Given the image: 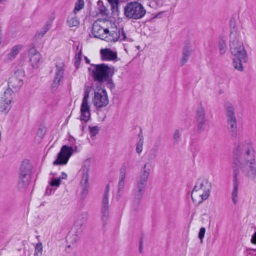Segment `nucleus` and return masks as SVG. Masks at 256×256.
I'll list each match as a JSON object with an SVG mask.
<instances>
[{"label": "nucleus", "mask_w": 256, "mask_h": 256, "mask_svg": "<svg viewBox=\"0 0 256 256\" xmlns=\"http://www.w3.org/2000/svg\"><path fill=\"white\" fill-rule=\"evenodd\" d=\"M162 0H154L150 2L149 6L152 8H156L158 6H162Z\"/></svg>", "instance_id": "obj_36"}, {"label": "nucleus", "mask_w": 256, "mask_h": 256, "mask_svg": "<svg viewBox=\"0 0 256 256\" xmlns=\"http://www.w3.org/2000/svg\"><path fill=\"white\" fill-rule=\"evenodd\" d=\"M103 38V40L106 42H115L119 40L121 41L126 40V36L123 29L120 30V29L116 28L110 32L108 30V34H106Z\"/></svg>", "instance_id": "obj_16"}, {"label": "nucleus", "mask_w": 256, "mask_h": 256, "mask_svg": "<svg viewBox=\"0 0 256 256\" xmlns=\"http://www.w3.org/2000/svg\"><path fill=\"white\" fill-rule=\"evenodd\" d=\"M92 66H94L92 73L94 82L102 83L106 82L108 78L112 77L114 74V68L110 67L104 64H92Z\"/></svg>", "instance_id": "obj_4"}, {"label": "nucleus", "mask_w": 256, "mask_h": 256, "mask_svg": "<svg viewBox=\"0 0 256 256\" xmlns=\"http://www.w3.org/2000/svg\"><path fill=\"white\" fill-rule=\"evenodd\" d=\"M10 102H4L1 100L0 104V112L6 114L11 108Z\"/></svg>", "instance_id": "obj_32"}, {"label": "nucleus", "mask_w": 256, "mask_h": 256, "mask_svg": "<svg viewBox=\"0 0 256 256\" xmlns=\"http://www.w3.org/2000/svg\"><path fill=\"white\" fill-rule=\"evenodd\" d=\"M230 46L232 55L240 60L246 62L248 55L242 42L240 41V34L236 26L234 20L232 18L230 21Z\"/></svg>", "instance_id": "obj_2"}, {"label": "nucleus", "mask_w": 256, "mask_h": 256, "mask_svg": "<svg viewBox=\"0 0 256 256\" xmlns=\"http://www.w3.org/2000/svg\"><path fill=\"white\" fill-rule=\"evenodd\" d=\"M43 129L42 128H39L38 132V134H40V136H42L43 134H42V131Z\"/></svg>", "instance_id": "obj_54"}, {"label": "nucleus", "mask_w": 256, "mask_h": 256, "mask_svg": "<svg viewBox=\"0 0 256 256\" xmlns=\"http://www.w3.org/2000/svg\"><path fill=\"white\" fill-rule=\"evenodd\" d=\"M110 5L112 13L114 16H118L120 14V9L122 2L118 0H108Z\"/></svg>", "instance_id": "obj_25"}, {"label": "nucleus", "mask_w": 256, "mask_h": 256, "mask_svg": "<svg viewBox=\"0 0 256 256\" xmlns=\"http://www.w3.org/2000/svg\"><path fill=\"white\" fill-rule=\"evenodd\" d=\"M84 126H82V130H84Z\"/></svg>", "instance_id": "obj_61"}, {"label": "nucleus", "mask_w": 256, "mask_h": 256, "mask_svg": "<svg viewBox=\"0 0 256 256\" xmlns=\"http://www.w3.org/2000/svg\"><path fill=\"white\" fill-rule=\"evenodd\" d=\"M32 166L29 160H26L22 162L21 164L19 179L18 184V188L23 190L28 184L30 179Z\"/></svg>", "instance_id": "obj_6"}, {"label": "nucleus", "mask_w": 256, "mask_h": 256, "mask_svg": "<svg viewBox=\"0 0 256 256\" xmlns=\"http://www.w3.org/2000/svg\"><path fill=\"white\" fill-rule=\"evenodd\" d=\"M250 250L251 252H248V256H253V252H256V249H252Z\"/></svg>", "instance_id": "obj_52"}, {"label": "nucleus", "mask_w": 256, "mask_h": 256, "mask_svg": "<svg viewBox=\"0 0 256 256\" xmlns=\"http://www.w3.org/2000/svg\"><path fill=\"white\" fill-rule=\"evenodd\" d=\"M66 178H67V174L65 172H62V174L60 178L62 179H66Z\"/></svg>", "instance_id": "obj_51"}, {"label": "nucleus", "mask_w": 256, "mask_h": 256, "mask_svg": "<svg viewBox=\"0 0 256 256\" xmlns=\"http://www.w3.org/2000/svg\"><path fill=\"white\" fill-rule=\"evenodd\" d=\"M180 134L178 130H176L174 132V140L175 144H177L180 140Z\"/></svg>", "instance_id": "obj_44"}, {"label": "nucleus", "mask_w": 256, "mask_h": 256, "mask_svg": "<svg viewBox=\"0 0 256 256\" xmlns=\"http://www.w3.org/2000/svg\"><path fill=\"white\" fill-rule=\"evenodd\" d=\"M197 130L198 133L203 132L206 128V122H196Z\"/></svg>", "instance_id": "obj_35"}, {"label": "nucleus", "mask_w": 256, "mask_h": 256, "mask_svg": "<svg viewBox=\"0 0 256 256\" xmlns=\"http://www.w3.org/2000/svg\"><path fill=\"white\" fill-rule=\"evenodd\" d=\"M151 167L150 162H146L142 167L136 182L135 192L144 194Z\"/></svg>", "instance_id": "obj_7"}, {"label": "nucleus", "mask_w": 256, "mask_h": 256, "mask_svg": "<svg viewBox=\"0 0 256 256\" xmlns=\"http://www.w3.org/2000/svg\"><path fill=\"white\" fill-rule=\"evenodd\" d=\"M142 242L140 241V246H139V250H140V252H142Z\"/></svg>", "instance_id": "obj_53"}, {"label": "nucleus", "mask_w": 256, "mask_h": 256, "mask_svg": "<svg viewBox=\"0 0 256 256\" xmlns=\"http://www.w3.org/2000/svg\"><path fill=\"white\" fill-rule=\"evenodd\" d=\"M92 101L94 104L98 108L106 106L109 102L106 90L102 89L95 91Z\"/></svg>", "instance_id": "obj_14"}, {"label": "nucleus", "mask_w": 256, "mask_h": 256, "mask_svg": "<svg viewBox=\"0 0 256 256\" xmlns=\"http://www.w3.org/2000/svg\"><path fill=\"white\" fill-rule=\"evenodd\" d=\"M24 75V71L22 70H18L16 71L14 75L9 79L8 88H13L16 92L18 91L23 85Z\"/></svg>", "instance_id": "obj_12"}, {"label": "nucleus", "mask_w": 256, "mask_h": 256, "mask_svg": "<svg viewBox=\"0 0 256 256\" xmlns=\"http://www.w3.org/2000/svg\"><path fill=\"white\" fill-rule=\"evenodd\" d=\"M81 56H82V49L80 48V50L76 52V56H75V64L77 67L80 64V62Z\"/></svg>", "instance_id": "obj_39"}, {"label": "nucleus", "mask_w": 256, "mask_h": 256, "mask_svg": "<svg viewBox=\"0 0 256 256\" xmlns=\"http://www.w3.org/2000/svg\"><path fill=\"white\" fill-rule=\"evenodd\" d=\"M226 122L237 120L235 110L230 102H226L224 106Z\"/></svg>", "instance_id": "obj_20"}, {"label": "nucleus", "mask_w": 256, "mask_h": 256, "mask_svg": "<svg viewBox=\"0 0 256 256\" xmlns=\"http://www.w3.org/2000/svg\"><path fill=\"white\" fill-rule=\"evenodd\" d=\"M109 191L110 184H108L106 186L103 194L101 208V220L103 226H106L108 221L110 215Z\"/></svg>", "instance_id": "obj_9"}, {"label": "nucleus", "mask_w": 256, "mask_h": 256, "mask_svg": "<svg viewBox=\"0 0 256 256\" xmlns=\"http://www.w3.org/2000/svg\"><path fill=\"white\" fill-rule=\"evenodd\" d=\"M120 195H118V196L117 197V200H118V199L120 198Z\"/></svg>", "instance_id": "obj_60"}, {"label": "nucleus", "mask_w": 256, "mask_h": 256, "mask_svg": "<svg viewBox=\"0 0 256 256\" xmlns=\"http://www.w3.org/2000/svg\"><path fill=\"white\" fill-rule=\"evenodd\" d=\"M90 90L86 88L84 92V96L82 98L80 106V120L86 122L90 118V106L88 104Z\"/></svg>", "instance_id": "obj_11"}, {"label": "nucleus", "mask_w": 256, "mask_h": 256, "mask_svg": "<svg viewBox=\"0 0 256 256\" xmlns=\"http://www.w3.org/2000/svg\"><path fill=\"white\" fill-rule=\"evenodd\" d=\"M52 193V190L51 188L48 187L46 190V194L47 195H50Z\"/></svg>", "instance_id": "obj_50"}, {"label": "nucleus", "mask_w": 256, "mask_h": 256, "mask_svg": "<svg viewBox=\"0 0 256 256\" xmlns=\"http://www.w3.org/2000/svg\"><path fill=\"white\" fill-rule=\"evenodd\" d=\"M206 232V229L202 227L200 228L199 233H198V238L202 241V240L204 236V234Z\"/></svg>", "instance_id": "obj_45"}, {"label": "nucleus", "mask_w": 256, "mask_h": 256, "mask_svg": "<svg viewBox=\"0 0 256 256\" xmlns=\"http://www.w3.org/2000/svg\"><path fill=\"white\" fill-rule=\"evenodd\" d=\"M251 242L252 244H256V232L252 236V237L251 238Z\"/></svg>", "instance_id": "obj_49"}, {"label": "nucleus", "mask_w": 256, "mask_h": 256, "mask_svg": "<svg viewBox=\"0 0 256 256\" xmlns=\"http://www.w3.org/2000/svg\"><path fill=\"white\" fill-rule=\"evenodd\" d=\"M226 128L231 138L234 139L238 135V121L226 122Z\"/></svg>", "instance_id": "obj_21"}, {"label": "nucleus", "mask_w": 256, "mask_h": 256, "mask_svg": "<svg viewBox=\"0 0 256 256\" xmlns=\"http://www.w3.org/2000/svg\"><path fill=\"white\" fill-rule=\"evenodd\" d=\"M100 24H112L106 20H98L94 22L92 28V34L94 37L103 40L104 36L108 32V28H104Z\"/></svg>", "instance_id": "obj_13"}, {"label": "nucleus", "mask_w": 256, "mask_h": 256, "mask_svg": "<svg viewBox=\"0 0 256 256\" xmlns=\"http://www.w3.org/2000/svg\"><path fill=\"white\" fill-rule=\"evenodd\" d=\"M196 122H206L205 111L204 108L202 106L196 110Z\"/></svg>", "instance_id": "obj_29"}, {"label": "nucleus", "mask_w": 256, "mask_h": 256, "mask_svg": "<svg viewBox=\"0 0 256 256\" xmlns=\"http://www.w3.org/2000/svg\"><path fill=\"white\" fill-rule=\"evenodd\" d=\"M218 47L220 54V55H224L226 50V46L224 40L222 38H220L218 40Z\"/></svg>", "instance_id": "obj_31"}, {"label": "nucleus", "mask_w": 256, "mask_h": 256, "mask_svg": "<svg viewBox=\"0 0 256 256\" xmlns=\"http://www.w3.org/2000/svg\"><path fill=\"white\" fill-rule=\"evenodd\" d=\"M156 152H150L148 155V158L150 160L154 159L156 158Z\"/></svg>", "instance_id": "obj_48"}, {"label": "nucleus", "mask_w": 256, "mask_h": 256, "mask_svg": "<svg viewBox=\"0 0 256 256\" xmlns=\"http://www.w3.org/2000/svg\"><path fill=\"white\" fill-rule=\"evenodd\" d=\"M100 13L102 14L108 15V10L104 6H102L100 8Z\"/></svg>", "instance_id": "obj_47"}, {"label": "nucleus", "mask_w": 256, "mask_h": 256, "mask_svg": "<svg viewBox=\"0 0 256 256\" xmlns=\"http://www.w3.org/2000/svg\"><path fill=\"white\" fill-rule=\"evenodd\" d=\"M29 58L31 65L34 68H37L40 64L42 56L34 48H32L29 50Z\"/></svg>", "instance_id": "obj_17"}, {"label": "nucleus", "mask_w": 256, "mask_h": 256, "mask_svg": "<svg viewBox=\"0 0 256 256\" xmlns=\"http://www.w3.org/2000/svg\"><path fill=\"white\" fill-rule=\"evenodd\" d=\"M126 166L125 164H123L120 171V178H125L126 174Z\"/></svg>", "instance_id": "obj_40"}, {"label": "nucleus", "mask_w": 256, "mask_h": 256, "mask_svg": "<svg viewBox=\"0 0 256 256\" xmlns=\"http://www.w3.org/2000/svg\"><path fill=\"white\" fill-rule=\"evenodd\" d=\"M76 50H77V51H78L77 52H78L80 50V49L79 48V45H78L77 46Z\"/></svg>", "instance_id": "obj_57"}, {"label": "nucleus", "mask_w": 256, "mask_h": 256, "mask_svg": "<svg viewBox=\"0 0 256 256\" xmlns=\"http://www.w3.org/2000/svg\"><path fill=\"white\" fill-rule=\"evenodd\" d=\"M125 182V178H120L118 184V193L122 190Z\"/></svg>", "instance_id": "obj_41"}, {"label": "nucleus", "mask_w": 256, "mask_h": 256, "mask_svg": "<svg viewBox=\"0 0 256 256\" xmlns=\"http://www.w3.org/2000/svg\"><path fill=\"white\" fill-rule=\"evenodd\" d=\"M84 4V0H78L75 4L74 8L72 12L76 13L77 11L83 8Z\"/></svg>", "instance_id": "obj_34"}, {"label": "nucleus", "mask_w": 256, "mask_h": 256, "mask_svg": "<svg viewBox=\"0 0 256 256\" xmlns=\"http://www.w3.org/2000/svg\"><path fill=\"white\" fill-rule=\"evenodd\" d=\"M124 16L129 18L138 20L144 17L146 10L138 2H128L123 6Z\"/></svg>", "instance_id": "obj_5"}, {"label": "nucleus", "mask_w": 256, "mask_h": 256, "mask_svg": "<svg viewBox=\"0 0 256 256\" xmlns=\"http://www.w3.org/2000/svg\"><path fill=\"white\" fill-rule=\"evenodd\" d=\"M192 52V45L190 43H186L182 49V56L180 62V66H184L188 61Z\"/></svg>", "instance_id": "obj_19"}, {"label": "nucleus", "mask_w": 256, "mask_h": 256, "mask_svg": "<svg viewBox=\"0 0 256 256\" xmlns=\"http://www.w3.org/2000/svg\"><path fill=\"white\" fill-rule=\"evenodd\" d=\"M14 95L13 90L11 88H8L4 93L1 100L4 102H12L13 96Z\"/></svg>", "instance_id": "obj_28"}, {"label": "nucleus", "mask_w": 256, "mask_h": 256, "mask_svg": "<svg viewBox=\"0 0 256 256\" xmlns=\"http://www.w3.org/2000/svg\"><path fill=\"white\" fill-rule=\"evenodd\" d=\"M211 187V184L207 179L199 178L196 182L191 194L193 202L196 204H200L206 200L210 196Z\"/></svg>", "instance_id": "obj_3"}, {"label": "nucleus", "mask_w": 256, "mask_h": 256, "mask_svg": "<svg viewBox=\"0 0 256 256\" xmlns=\"http://www.w3.org/2000/svg\"><path fill=\"white\" fill-rule=\"evenodd\" d=\"M74 256H78V255L75 254V255H74Z\"/></svg>", "instance_id": "obj_62"}, {"label": "nucleus", "mask_w": 256, "mask_h": 256, "mask_svg": "<svg viewBox=\"0 0 256 256\" xmlns=\"http://www.w3.org/2000/svg\"><path fill=\"white\" fill-rule=\"evenodd\" d=\"M6 0H0V2H6Z\"/></svg>", "instance_id": "obj_58"}, {"label": "nucleus", "mask_w": 256, "mask_h": 256, "mask_svg": "<svg viewBox=\"0 0 256 256\" xmlns=\"http://www.w3.org/2000/svg\"><path fill=\"white\" fill-rule=\"evenodd\" d=\"M144 142V138L142 136V138L140 139L136 146V151L138 154H140L142 150Z\"/></svg>", "instance_id": "obj_37"}, {"label": "nucleus", "mask_w": 256, "mask_h": 256, "mask_svg": "<svg viewBox=\"0 0 256 256\" xmlns=\"http://www.w3.org/2000/svg\"><path fill=\"white\" fill-rule=\"evenodd\" d=\"M234 156L232 166L233 190L232 200L234 204L237 202L238 188L240 184V169L246 176L254 178L256 176L254 150L252 142L242 136H238L234 146Z\"/></svg>", "instance_id": "obj_1"}, {"label": "nucleus", "mask_w": 256, "mask_h": 256, "mask_svg": "<svg viewBox=\"0 0 256 256\" xmlns=\"http://www.w3.org/2000/svg\"><path fill=\"white\" fill-rule=\"evenodd\" d=\"M60 178H54L51 181L50 184L52 186H60Z\"/></svg>", "instance_id": "obj_43"}, {"label": "nucleus", "mask_w": 256, "mask_h": 256, "mask_svg": "<svg viewBox=\"0 0 256 256\" xmlns=\"http://www.w3.org/2000/svg\"><path fill=\"white\" fill-rule=\"evenodd\" d=\"M50 24H45L39 31H38L34 37V39L37 41L41 39L46 33L50 30Z\"/></svg>", "instance_id": "obj_27"}, {"label": "nucleus", "mask_w": 256, "mask_h": 256, "mask_svg": "<svg viewBox=\"0 0 256 256\" xmlns=\"http://www.w3.org/2000/svg\"><path fill=\"white\" fill-rule=\"evenodd\" d=\"M22 46L20 45H17L14 46L8 54L9 58L10 60L14 59L18 54Z\"/></svg>", "instance_id": "obj_30"}, {"label": "nucleus", "mask_w": 256, "mask_h": 256, "mask_svg": "<svg viewBox=\"0 0 256 256\" xmlns=\"http://www.w3.org/2000/svg\"><path fill=\"white\" fill-rule=\"evenodd\" d=\"M242 62H244L240 60L238 58H237V59H234L233 66L234 68L239 71H242L244 68L243 66L242 65Z\"/></svg>", "instance_id": "obj_33"}, {"label": "nucleus", "mask_w": 256, "mask_h": 256, "mask_svg": "<svg viewBox=\"0 0 256 256\" xmlns=\"http://www.w3.org/2000/svg\"><path fill=\"white\" fill-rule=\"evenodd\" d=\"M42 246L41 242L38 243L35 247V253L38 255V253L42 254Z\"/></svg>", "instance_id": "obj_42"}, {"label": "nucleus", "mask_w": 256, "mask_h": 256, "mask_svg": "<svg viewBox=\"0 0 256 256\" xmlns=\"http://www.w3.org/2000/svg\"><path fill=\"white\" fill-rule=\"evenodd\" d=\"M112 77H110L108 78V80H106V82H107V86L108 88H114V84L111 78Z\"/></svg>", "instance_id": "obj_46"}, {"label": "nucleus", "mask_w": 256, "mask_h": 256, "mask_svg": "<svg viewBox=\"0 0 256 256\" xmlns=\"http://www.w3.org/2000/svg\"><path fill=\"white\" fill-rule=\"evenodd\" d=\"M100 54L104 60H114L116 58V54L110 49L101 50Z\"/></svg>", "instance_id": "obj_23"}, {"label": "nucleus", "mask_w": 256, "mask_h": 256, "mask_svg": "<svg viewBox=\"0 0 256 256\" xmlns=\"http://www.w3.org/2000/svg\"><path fill=\"white\" fill-rule=\"evenodd\" d=\"M90 168V160H87L84 162V165L80 170L82 174V180L80 182L82 190L80 193V196L82 199L86 197L89 190L90 185L88 181Z\"/></svg>", "instance_id": "obj_8"}, {"label": "nucleus", "mask_w": 256, "mask_h": 256, "mask_svg": "<svg viewBox=\"0 0 256 256\" xmlns=\"http://www.w3.org/2000/svg\"><path fill=\"white\" fill-rule=\"evenodd\" d=\"M88 218V214L87 212H82L78 216L76 220L74 228H82V227L86 224Z\"/></svg>", "instance_id": "obj_24"}, {"label": "nucleus", "mask_w": 256, "mask_h": 256, "mask_svg": "<svg viewBox=\"0 0 256 256\" xmlns=\"http://www.w3.org/2000/svg\"><path fill=\"white\" fill-rule=\"evenodd\" d=\"M66 24L70 28H77L80 24V21L76 16V13L72 12L67 18L66 21Z\"/></svg>", "instance_id": "obj_22"}, {"label": "nucleus", "mask_w": 256, "mask_h": 256, "mask_svg": "<svg viewBox=\"0 0 256 256\" xmlns=\"http://www.w3.org/2000/svg\"><path fill=\"white\" fill-rule=\"evenodd\" d=\"M2 2H0V4H2Z\"/></svg>", "instance_id": "obj_63"}, {"label": "nucleus", "mask_w": 256, "mask_h": 256, "mask_svg": "<svg viewBox=\"0 0 256 256\" xmlns=\"http://www.w3.org/2000/svg\"><path fill=\"white\" fill-rule=\"evenodd\" d=\"M90 134L91 137L96 136L97 134L99 131V128L98 126H90Z\"/></svg>", "instance_id": "obj_38"}, {"label": "nucleus", "mask_w": 256, "mask_h": 256, "mask_svg": "<svg viewBox=\"0 0 256 256\" xmlns=\"http://www.w3.org/2000/svg\"><path fill=\"white\" fill-rule=\"evenodd\" d=\"M84 58L86 60V62L88 64H89L90 62V60L89 59H88V58L86 56L84 57Z\"/></svg>", "instance_id": "obj_55"}, {"label": "nucleus", "mask_w": 256, "mask_h": 256, "mask_svg": "<svg viewBox=\"0 0 256 256\" xmlns=\"http://www.w3.org/2000/svg\"><path fill=\"white\" fill-rule=\"evenodd\" d=\"M82 232V228H76L72 227L70 232L66 236V240L73 244L79 240Z\"/></svg>", "instance_id": "obj_18"}, {"label": "nucleus", "mask_w": 256, "mask_h": 256, "mask_svg": "<svg viewBox=\"0 0 256 256\" xmlns=\"http://www.w3.org/2000/svg\"><path fill=\"white\" fill-rule=\"evenodd\" d=\"M144 193L134 191V197L132 202V208L134 210H137L140 204Z\"/></svg>", "instance_id": "obj_26"}, {"label": "nucleus", "mask_w": 256, "mask_h": 256, "mask_svg": "<svg viewBox=\"0 0 256 256\" xmlns=\"http://www.w3.org/2000/svg\"><path fill=\"white\" fill-rule=\"evenodd\" d=\"M74 152L73 148L66 145L63 146L58 154L56 160L54 162V165H62L67 164Z\"/></svg>", "instance_id": "obj_10"}, {"label": "nucleus", "mask_w": 256, "mask_h": 256, "mask_svg": "<svg viewBox=\"0 0 256 256\" xmlns=\"http://www.w3.org/2000/svg\"><path fill=\"white\" fill-rule=\"evenodd\" d=\"M100 3H101L102 4V2H101V1H100V0H99V1L98 2V4H100Z\"/></svg>", "instance_id": "obj_59"}, {"label": "nucleus", "mask_w": 256, "mask_h": 256, "mask_svg": "<svg viewBox=\"0 0 256 256\" xmlns=\"http://www.w3.org/2000/svg\"><path fill=\"white\" fill-rule=\"evenodd\" d=\"M142 136H143L142 132V131H140V133L138 134V136L140 138V139L142 138Z\"/></svg>", "instance_id": "obj_56"}, {"label": "nucleus", "mask_w": 256, "mask_h": 256, "mask_svg": "<svg viewBox=\"0 0 256 256\" xmlns=\"http://www.w3.org/2000/svg\"><path fill=\"white\" fill-rule=\"evenodd\" d=\"M64 63L61 60L57 62L56 64V72L54 80L52 84V89L56 90L64 78Z\"/></svg>", "instance_id": "obj_15"}]
</instances>
